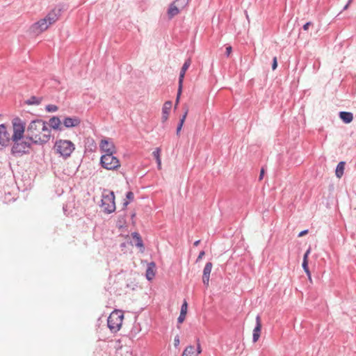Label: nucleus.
Returning <instances> with one entry per match:
<instances>
[{"label": "nucleus", "instance_id": "1", "mask_svg": "<svg viewBox=\"0 0 356 356\" xmlns=\"http://www.w3.org/2000/svg\"><path fill=\"white\" fill-rule=\"evenodd\" d=\"M45 127V122L42 120H35L30 122L27 127L26 139L34 144H40V140L38 138L41 136V130Z\"/></svg>", "mask_w": 356, "mask_h": 356}, {"label": "nucleus", "instance_id": "2", "mask_svg": "<svg viewBox=\"0 0 356 356\" xmlns=\"http://www.w3.org/2000/svg\"><path fill=\"white\" fill-rule=\"evenodd\" d=\"M54 148L61 156L67 158L74 150V145L70 140H59L56 142Z\"/></svg>", "mask_w": 356, "mask_h": 356}, {"label": "nucleus", "instance_id": "3", "mask_svg": "<svg viewBox=\"0 0 356 356\" xmlns=\"http://www.w3.org/2000/svg\"><path fill=\"white\" fill-rule=\"evenodd\" d=\"M102 207L106 213H111L115 210V195L113 191H104L102 193Z\"/></svg>", "mask_w": 356, "mask_h": 356}, {"label": "nucleus", "instance_id": "4", "mask_svg": "<svg viewBox=\"0 0 356 356\" xmlns=\"http://www.w3.org/2000/svg\"><path fill=\"white\" fill-rule=\"evenodd\" d=\"M123 314L120 311L115 310L113 311L108 316L107 320L108 327L110 330L115 333L117 332L121 327L122 320H123Z\"/></svg>", "mask_w": 356, "mask_h": 356}, {"label": "nucleus", "instance_id": "5", "mask_svg": "<svg viewBox=\"0 0 356 356\" xmlns=\"http://www.w3.org/2000/svg\"><path fill=\"white\" fill-rule=\"evenodd\" d=\"M13 141L14 144L11 148V154L13 156H22L29 152L31 145V141L29 140V139L26 138V140L22 141L21 140Z\"/></svg>", "mask_w": 356, "mask_h": 356}, {"label": "nucleus", "instance_id": "6", "mask_svg": "<svg viewBox=\"0 0 356 356\" xmlns=\"http://www.w3.org/2000/svg\"><path fill=\"white\" fill-rule=\"evenodd\" d=\"M114 154H104L101 156L100 163L104 168L114 170L120 166V161L113 156Z\"/></svg>", "mask_w": 356, "mask_h": 356}, {"label": "nucleus", "instance_id": "7", "mask_svg": "<svg viewBox=\"0 0 356 356\" xmlns=\"http://www.w3.org/2000/svg\"><path fill=\"white\" fill-rule=\"evenodd\" d=\"M13 134L12 140H21L23 138L25 131V123L19 118H15L12 120Z\"/></svg>", "mask_w": 356, "mask_h": 356}, {"label": "nucleus", "instance_id": "8", "mask_svg": "<svg viewBox=\"0 0 356 356\" xmlns=\"http://www.w3.org/2000/svg\"><path fill=\"white\" fill-rule=\"evenodd\" d=\"M12 140V136L7 130L5 124H0V150L8 146L10 142Z\"/></svg>", "mask_w": 356, "mask_h": 356}, {"label": "nucleus", "instance_id": "9", "mask_svg": "<svg viewBox=\"0 0 356 356\" xmlns=\"http://www.w3.org/2000/svg\"><path fill=\"white\" fill-rule=\"evenodd\" d=\"M100 150L105 154L115 153V147L111 139H102L99 144Z\"/></svg>", "mask_w": 356, "mask_h": 356}, {"label": "nucleus", "instance_id": "10", "mask_svg": "<svg viewBox=\"0 0 356 356\" xmlns=\"http://www.w3.org/2000/svg\"><path fill=\"white\" fill-rule=\"evenodd\" d=\"M131 237H132V245L136 246L140 250V252H143L145 250V246L143 242V240L140 236V234L138 232H133L131 233Z\"/></svg>", "mask_w": 356, "mask_h": 356}, {"label": "nucleus", "instance_id": "11", "mask_svg": "<svg viewBox=\"0 0 356 356\" xmlns=\"http://www.w3.org/2000/svg\"><path fill=\"white\" fill-rule=\"evenodd\" d=\"M81 120L77 117H67L63 121V125L66 128H72L80 124Z\"/></svg>", "mask_w": 356, "mask_h": 356}, {"label": "nucleus", "instance_id": "12", "mask_svg": "<svg viewBox=\"0 0 356 356\" xmlns=\"http://www.w3.org/2000/svg\"><path fill=\"white\" fill-rule=\"evenodd\" d=\"M261 330V318L259 315L256 317V325L253 330V334H252V341L253 342H257L259 337H260V333Z\"/></svg>", "mask_w": 356, "mask_h": 356}, {"label": "nucleus", "instance_id": "13", "mask_svg": "<svg viewBox=\"0 0 356 356\" xmlns=\"http://www.w3.org/2000/svg\"><path fill=\"white\" fill-rule=\"evenodd\" d=\"M212 263L207 262L203 270L202 282L204 284L208 286L209 282V277L212 269Z\"/></svg>", "mask_w": 356, "mask_h": 356}, {"label": "nucleus", "instance_id": "14", "mask_svg": "<svg viewBox=\"0 0 356 356\" xmlns=\"http://www.w3.org/2000/svg\"><path fill=\"white\" fill-rule=\"evenodd\" d=\"M50 136L51 129L47 127V123L45 122V127L41 130V136L40 138H38L40 140V145L48 142Z\"/></svg>", "mask_w": 356, "mask_h": 356}, {"label": "nucleus", "instance_id": "15", "mask_svg": "<svg viewBox=\"0 0 356 356\" xmlns=\"http://www.w3.org/2000/svg\"><path fill=\"white\" fill-rule=\"evenodd\" d=\"M172 108V102L170 101H167L164 103L162 108V120L165 122L168 120V115Z\"/></svg>", "mask_w": 356, "mask_h": 356}, {"label": "nucleus", "instance_id": "16", "mask_svg": "<svg viewBox=\"0 0 356 356\" xmlns=\"http://www.w3.org/2000/svg\"><path fill=\"white\" fill-rule=\"evenodd\" d=\"M191 64V58H188L187 60H185L179 73V82H180V83H183L186 72L189 68Z\"/></svg>", "mask_w": 356, "mask_h": 356}, {"label": "nucleus", "instance_id": "17", "mask_svg": "<svg viewBox=\"0 0 356 356\" xmlns=\"http://www.w3.org/2000/svg\"><path fill=\"white\" fill-rule=\"evenodd\" d=\"M309 253H310V249H308L304 254L302 266V268H303L305 272L307 275L309 279L311 280V274H310V271L308 268V261H307V257H308V255Z\"/></svg>", "mask_w": 356, "mask_h": 356}, {"label": "nucleus", "instance_id": "18", "mask_svg": "<svg viewBox=\"0 0 356 356\" xmlns=\"http://www.w3.org/2000/svg\"><path fill=\"white\" fill-rule=\"evenodd\" d=\"M339 118L346 124L351 122L353 120V115L350 112L341 111L339 113Z\"/></svg>", "mask_w": 356, "mask_h": 356}, {"label": "nucleus", "instance_id": "19", "mask_svg": "<svg viewBox=\"0 0 356 356\" xmlns=\"http://www.w3.org/2000/svg\"><path fill=\"white\" fill-rule=\"evenodd\" d=\"M180 11L181 10H179V8L177 6H176L173 2L171 3L168 9V18L170 19H172L173 17L177 15Z\"/></svg>", "mask_w": 356, "mask_h": 356}, {"label": "nucleus", "instance_id": "20", "mask_svg": "<svg viewBox=\"0 0 356 356\" xmlns=\"http://www.w3.org/2000/svg\"><path fill=\"white\" fill-rule=\"evenodd\" d=\"M155 264L154 262H151L148 264L146 270V277L148 280H152L155 275Z\"/></svg>", "mask_w": 356, "mask_h": 356}, {"label": "nucleus", "instance_id": "21", "mask_svg": "<svg viewBox=\"0 0 356 356\" xmlns=\"http://www.w3.org/2000/svg\"><path fill=\"white\" fill-rule=\"evenodd\" d=\"M60 120L59 118L54 116L49 120V126L54 129H61L60 128Z\"/></svg>", "mask_w": 356, "mask_h": 356}, {"label": "nucleus", "instance_id": "22", "mask_svg": "<svg viewBox=\"0 0 356 356\" xmlns=\"http://www.w3.org/2000/svg\"><path fill=\"white\" fill-rule=\"evenodd\" d=\"M344 167H345V162L341 161L338 163L336 168L335 174L337 177L341 178L343 175L344 171Z\"/></svg>", "mask_w": 356, "mask_h": 356}, {"label": "nucleus", "instance_id": "23", "mask_svg": "<svg viewBox=\"0 0 356 356\" xmlns=\"http://www.w3.org/2000/svg\"><path fill=\"white\" fill-rule=\"evenodd\" d=\"M182 356H197L195 347L193 346H187L184 350Z\"/></svg>", "mask_w": 356, "mask_h": 356}, {"label": "nucleus", "instance_id": "24", "mask_svg": "<svg viewBox=\"0 0 356 356\" xmlns=\"http://www.w3.org/2000/svg\"><path fill=\"white\" fill-rule=\"evenodd\" d=\"M42 102L41 97H38L35 96L31 97L29 99L26 101V104L28 105H39Z\"/></svg>", "mask_w": 356, "mask_h": 356}, {"label": "nucleus", "instance_id": "25", "mask_svg": "<svg viewBox=\"0 0 356 356\" xmlns=\"http://www.w3.org/2000/svg\"><path fill=\"white\" fill-rule=\"evenodd\" d=\"M56 20V15L49 13L45 17L40 19L37 22H55Z\"/></svg>", "mask_w": 356, "mask_h": 356}, {"label": "nucleus", "instance_id": "26", "mask_svg": "<svg viewBox=\"0 0 356 356\" xmlns=\"http://www.w3.org/2000/svg\"><path fill=\"white\" fill-rule=\"evenodd\" d=\"M188 1L189 0H175L173 3L179 8V10H182L188 4Z\"/></svg>", "mask_w": 356, "mask_h": 356}, {"label": "nucleus", "instance_id": "27", "mask_svg": "<svg viewBox=\"0 0 356 356\" xmlns=\"http://www.w3.org/2000/svg\"><path fill=\"white\" fill-rule=\"evenodd\" d=\"M49 26L47 24H32V29H39V31H37V33H40L42 31L47 30L48 29Z\"/></svg>", "mask_w": 356, "mask_h": 356}, {"label": "nucleus", "instance_id": "28", "mask_svg": "<svg viewBox=\"0 0 356 356\" xmlns=\"http://www.w3.org/2000/svg\"><path fill=\"white\" fill-rule=\"evenodd\" d=\"M188 112V109L186 108L184 115H182V117L179 120V122L177 127H179L180 128H182L183 124L184 123V121L186 120V118L187 116Z\"/></svg>", "mask_w": 356, "mask_h": 356}, {"label": "nucleus", "instance_id": "29", "mask_svg": "<svg viewBox=\"0 0 356 356\" xmlns=\"http://www.w3.org/2000/svg\"><path fill=\"white\" fill-rule=\"evenodd\" d=\"M45 109L47 112H56V111H58V108L57 106L54 104H48L47 106H46Z\"/></svg>", "mask_w": 356, "mask_h": 356}, {"label": "nucleus", "instance_id": "30", "mask_svg": "<svg viewBox=\"0 0 356 356\" xmlns=\"http://www.w3.org/2000/svg\"><path fill=\"white\" fill-rule=\"evenodd\" d=\"M182 87H183V83H180V82H179V87H178V90H177V99H176V105L179 102V99L180 95L181 94V91H182Z\"/></svg>", "mask_w": 356, "mask_h": 356}, {"label": "nucleus", "instance_id": "31", "mask_svg": "<svg viewBox=\"0 0 356 356\" xmlns=\"http://www.w3.org/2000/svg\"><path fill=\"white\" fill-rule=\"evenodd\" d=\"M187 309H188V304H187L186 301L184 300V302H183V304L181 305L180 313L184 314L186 315Z\"/></svg>", "mask_w": 356, "mask_h": 356}, {"label": "nucleus", "instance_id": "32", "mask_svg": "<svg viewBox=\"0 0 356 356\" xmlns=\"http://www.w3.org/2000/svg\"><path fill=\"white\" fill-rule=\"evenodd\" d=\"M185 318H186V314L180 313L179 316L177 318L178 323H182L184 321Z\"/></svg>", "mask_w": 356, "mask_h": 356}, {"label": "nucleus", "instance_id": "33", "mask_svg": "<svg viewBox=\"0 0 356 356\" xmlns=\"http://www.w3.org/2000/svg\"><path fill=\"white\" fill-rule=\"evenodd\" d=\"M152 154L156 159H158V158H160V149L159 148H156L153 152Z\"/></svg>", "mask_w": 356, "mask_h": 356}, {"label": "nucleus", "instance_id": "34", "mask_svg": "<svg viewBox=\"0 0 356 356\" xmlns=\"http://www.w3.org/2000/svg\"><path fill=\"white\" fill-rule=\"evenodd\" d=\"M126 197L131 201L134 200V195L131 191H129L126 194Z\"/></svg>", "mask_w": 356, "mask_h": 356}, {"label": "nucleus", "instance_id": "35", "mask_svg": "<svg viewBox=\"0 0 356 356\" xmlns=\"http://www.w3.org/2000/svg\"><path fill=\"white\" fill-rule=\"evenodd\" d=\"M197 348H195V352L197 353V356L201 353L202 349H201L200 343L198 339H197Z\"/></svg>", "mask_w": 356, "mask_h": 356}, {"label": "nucleus", "instance_id": "36", "mask_svg": "<svg viewBox=\"0 0 356 356\" xmlns=\"http://www.w3.org/2000/svg\"><path fill=\"white\" fill-rule=\"evenodd\" d=\"M277 67V58L275 56L273 59V63H272V69L275 70Z\"/></svg>", "mask_w": 356, "mask_h": 356}, {"label": "nucleus", "instance_id": "37", "mask_svg": "<svg viewBox=\"0 0 356 356\" xmlns=\"http://www.w3.org/2000/svg\"><path fill=\"white\" fill-rule=\"evenodd\" d=\"M232 48L231 46H228L226 47V51H225V54L227 56H229L230 55V54L232 53Z\"/></svg>", "mask_w": 356, "mask_h": 356}, {"label": "nucleus", "instance_id": "38", "mask_svg": "<svg viewBox=\"0 0 356 356\" xmlns=\"http://www.w3.org/2000/svg\"><path fill=\"white\" fill-rule=\"evenodd\" d=\"M353 0H348L347 3L343 6V10H346L348 8L349 6L352 3Z\"/></svg>", "mask_w": 356, "mask_h": 356}, {"label": "nucleus", "instance_id": "39", "mask_svg": "<svg viewBox=\"0 0 356 356\" xmlns=\"http://www.w3.org/2000/svg\"><path fill=\"white\" fill-rule=\"evenodd\" d=\"M174 344H175V346L177 347L179 346V336H176L175 337V339H174Z\"/></svg>", "mask_w": 356, "mask_h": 356}, {"label": "nucleus", "instance_id": "40", "mask_svg": "<svg viewBox=\"0 0 356 356\" xmlns=\"http://www.w3.org/2000/svg\"><path fill=\"white\" fill-rule=\"evenodd\" d=\"M307 232H308V230H307V229H305V230H303V231L300 232L298 234V237L303 236L304 235H305L306 234H307Z\"/></svg>", "mask_w": 356, "mask_h": 356}, {"label": "nucleus", "instance_id": "41", "mask_svg": "<svg viewBox=\"0 0 356 356\" xmlns=\"http://www.w3.org/2000/svg\"><path fill=\"white\" fill-rule=\"evenodd\" d=\"M205 252L204 251H201L197 257V261H198L200 259L202 258V257L204 255Z\"/></svg>", "mask_w": 356, "mask_h": 356}, {"label": "nucleus", "instance_id": "42", "mask_svg": "<svg viewBox=\"0 0 356 356\" xmlns=\"http://www.w3.org/2000/svg\"><path fill=\"white\" fill-rule=\"evenodd\" d=\"M264 175V168H262L261 170V172H260L259 177V180H261L263 179Z\"/></svg>", "mask_w": 356, "mask_h": 356}, {"label": "nucleus", "instance_id": "43", "mask_svg": "<svg viewBox=\"0 0 356 356\" xmlns=\"http://www.w3.org/2000/svg\"><path fill=\"white\" fill-rule=\"evenodd\" d=\"M30 30L33 33V34H35V35H38V33H37V31H39V29H37V28H35V29H32V26L30 27Z\"/></svg>", "mask_w": 356, "mask_h": 356}, {"label": "nucleus", "instance_id": "44", "mask_svg": "<svg viewBox=\"0 0 356 356\" xmlns=\"http://www.w3.org/2000/svg\"><path fill=\"white\" fill-rule=\"evenodd\" d=\"M312 24H304L302 29L304 31H307Z\"/></svg>", "mask_w": 356, "mask_h": 356}, {"label": "nucleus", "instance_id": "45", "mask_svg": "<svg viewBox=\"0 0 356 356\" xmlns=\"http://www.w3.org/2000/svg\"><path fill=\"white\" fill-rule=\"evenodd\" d=\"M156 163L158 164V168L160 169L161 168V158H158V159H156Z\"/></svg>", "mask_w": 356, "mask_h": 356}, {"label": "nucleus", "instance_id": "46", "mask_svg": "<svg viewBox=\"0 0 356 356\" xmlns=\"http://www.w3.org/2000/svg\"><path fill=\"white\" fill-rule=\"evenodd\" d=\"M128 204H129V202H128V201H125V202L123 203V207H124V208L127 207Z\"/></svg>", "mask_w": 356, "mask_h": 356}, {"label": "nucleus", "instance_id": "47", "mask_svg": "<svg viewBox=\"0 0 356 356\" xmlns=\"http://www.w3.org/2000/svg\"><path fill=\"white\" fill-rule=\"evenodd\" d=\"M200 242V240H197V241H195V242H194V244H193V245H194L195 246H197V245H199Z\"/></svg>", "mask_w": 356, "mask_h": 356}, {"label": "nucleus", "instance_id": "48", "mask_svg": "<svg viewBox=\"0 0 356 356\" xmlns=\"http://www.w3.org/2000/svg\"><path fill=\"white\" fill-rule=\"evenodd\" d=\"M181 129V128H180V127H177V135H179V132H180Z\"/></svg>", "mask_w": 356, "mask_h": 356}]
</instances>
